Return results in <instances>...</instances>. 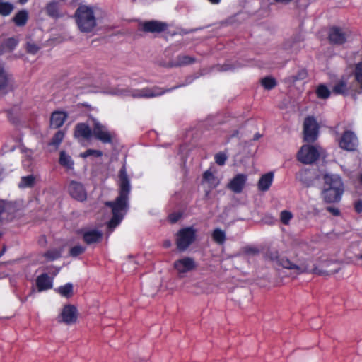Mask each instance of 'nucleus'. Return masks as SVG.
Wrapping results in <instances>:
<instances>
[{
  "instance_id": "1",
  "label": "nucleus",
  "mask_w": 362,
  "mask_h": 362,
  "mask_svg": "<svg viewBox=\"0 0 362 362\" xmlns=\"http://www.w3.org/2000/svg\"><path fill=\"white\" fill-rule=\"evenodd\" d=\"M117 185L119 194L115 200L105 202V205L111 209L112 213V218L107 224L110 231H112L121 223L129 209L131 184L125 165H123L119 170Z\"/></svg>"
},
{
  "instance_id": "2",
  "label": "nucleus",
  "mask_w": 362,
  "mask_h": 362,
  "mask_svg": "<svg viewBox=\"0 0 362 362\" xmlns=\"http://www.w3.org/2000/svg\"><path fill=\"white\" fill-rule=\"evenodd\" d=\"M76 22L82 33H90L96 27V18L91 7L81 5L75 12Z\"/></svg>"
},
{
  "instance_id": "3",
  "label": "nucleus",
  "mask_w": 362,
  "mask_h": 362,
  "mask_svg": "<svg viewBox=\"0 0 362 362\" xmlns=\"http://www.w3.org/2000/svg\"><path fill=\"white\" fill-rule=\"evenodd\" d=\"M174 88L164 89L158 86H153L135 90L117 89L113 93L121 96H132L136 98H151L160 96Z\"/></svg>"
},
{
  "instance_id": "4",
  "label": "nucleus",
  "mask_w": 362,
  "mask_h": 362,
  "mask_svg": "<svg viewBox=\"0 0 362 362\" xmlns=\"http://www.w3.org/2000/svg\"><path fill=\"white\" fill-rule=\"evenodd\" d=\"M277 264L281 266L283 268L294 270V273L296 274H300L303 273H317L319 274H323L324 272L318 270L315 267H311L310 259L305 260L299 264L292 263L286 257H278L275 259Z\"/></svg>"
},
{
  "instance_id": "5",
  "label": "nucleus",
  "mask_w": 362,
  "mask_h": 362,
  "mask_svg": "<svg viewBox=\"0 0 362 362\" xmlns=\"http://www.w3.org/2000/svg\"><path fill=\"white\" fill-rule=\"evenodd\" d=\"M197 230L193 227L180 230L177 234L176 243L177 249L185 250L195 240Z\"/></svg>"
},
{
  "instance_id": "6",
  "label": "nucleus",
  "mask_w": 362,
  "mask_h": 362,
  "mask_svg": "<svg viewBox=\"0 0 362 362\" xmlns=\"http://www.w3.org/2000/svg\"><path fill=\"white\" fill-rule=\"evenodd\" d=\"M93 134L96 139L103 144L112 143L115 137L114 132L95 119L93 120Z\"/></svg>"
},
{
  "instance_id": "7",
  "label": "nucleus",
  "mask_w": 362,
  "mask_h": 362,
  "mask_svg": "<svg viewBox=\"0 0 362 362\" xmlns=\"http://www.w3.org/2000/svg\"><path fill=\"white\" fill-rule=\"evenodd\" d=\"M319 156L318 148L310 145H303L297 154L298 160L304 164H310L315 162Z\"/></svg>"
},
{
  "instance_id": "8",
  "label": "nucleus",
  "mask_w": 362,
  "mask_h": 362,
  "mask_svg": "<svg viewBox=\"0 0 362 362\" xmlns=\"http://www.w3.org/2000/svg\"><path fill=\"white\" fill-rule=\"evenodd\" d=\"M318 128L314 117H306L303 124L304 140L307 142H314L318 136Z\"/></svg>"
},
{
  "instance_id": "9",
  "label": "nucleus",
  "mask_w": 362,
  "mask_h": 362,
  "mask_svg": "<svg viewBox=\"0 0 362 362\" xmlns=\"http://www.w3.org/2000/svg\"><path fill=\"white\" fill-rule=\"evenodd\" d=\"M339 146L346 151H354L358 145L356 135L351 131H346L339 141Z\"/></svg>"
},
{
  "instance_id": "10",
  "label": "nucleus",
  "mask_w": 362,
  "mask_h": 362,
  "mask_svg": "<svg viewBox=\"0 0 362 362\" xmlns=\"http://www.w3.org/2000/svg\"><path fill=\"white\" fill-rule=\"evenodd\" d=\"M167 28V23L154 20L139 23V29L145 33H160L165 31Z\"/></svg>"
},
{
  "instance_id": "11",
  "label": "nucleus",
  "mask_w": 362,
  "mask_h": 362,
  "mask_svg": "<svg viewBox=\"0 0 362 362\" xmlns=\"http://www.w3.org/2000/svg\"><path fill=\"white\" fill-rule=\"evenodd\" d=\"M16 210V206L14 203L0 200V221L12 220Z\"/></svg>"
},
{
  "instance_id": "12",
  "label": "nucleus",
  "mask_w": 362,
  "mask_h": 362,
  "mask_svg": "<svg viewBox=\"0 0 362 362\" xmlns=\"http://www.w3.org/2000/svg\"><path fill=\"white\" fill-rule=\"evenodd\" d=\"M196 266L194 259L189 257L177 259L174 262V268L180 274L192 271Z\"/></svg>"
},
{
  "instance_id": "13",
  "label": "nucleus",
  "mask_w": 362,
  "mask_h": 362,
  "mask_svg": "<svg viewBox=\"0 0 362 362\" xmlns=\"http://www.w3.org/2000/svg\"><path fill=\"white\" fill-rule=\"evenodd\" d=\"M69 192L73 198L81 202L84 201L87 197V193L83 185L76 181L70 182Z\"/></svg>"
},
{
  "instance_id": "14",
  "label": "nucleus",
  "mask_w": 362,
  "mask_h": 362,
  "mask_svg": "<svg viewBox=\"0 0 362 362\" xmlns=\"http://www.w3.org/2000/svg\"><path fill=\"white\" fill-rule=\"evenodd\" d=\"M247 180V176L245 174H238L227 185V187L234 193H240Z\"/></svg>"
},
{
  "instance_id": "15",
  "label": "nucleus",
  "mask_w": 362,
  "mask_h": 362,
  "mask_svg": "<svg viewBox=\"0 0 362 362\" xmlns=\"http://www.w3.org/2000/svg\"><path fill=\"white\" fill-rule=\"evenodd\" d=\"M347 35L342 29L338 27L330 28L329 40L332 44L342 45L346 41Z\"/></svg>"
},
{
  "instance_id": "16",
  "label": "nucleus",
  "mask_w": 362,
  "mask_h": 362,
  "mask_svg": "<svg viewBox=\"0 0 362 362\" xmlns=\"http://www.w3.org/2000/svg\"><path fill=\"white\" fill-rule=\"evenodd\" d=\"M344 190L334 189L333 188L324 187L322 191V197L327 203L337 202L341 199Z\"/></svg>"
},
{
  "instance_id": "17",
  "label": "nucleus",
  "mask_w": 362,
  "mask_h": 362,
  "mask_svg": "<svg viewBox=\"0 0 362 362\" xmlns=\"http://www.w3.org/2000/svg\"><path fill=\"white\" fill-rule=\"evenodd\" d=\"M78 313L75 306L65 305L62 312V322L67 325L74 323L77 320Z\"/></svg>"
},
{
  "instance_id": "18",
  "label": "nucleus",
  "mask_w": 362,
  "mask_h": 362,
  "mask_svg": "<svg viewBox=\"0 0 362 362\" xmlns=\"http://www.w3.org/2000/svg\"><path fill=\"white\" fill-rule=\"evenodd\" d=\"M325 185L326 188H333L334 189L344 190V185L341 177L337 175H325Z\"/></svg>"
},
{
  "instance_id": "19",
  "label": "nucleus",
  "mask_w": 362,
  "mask_h": 362,
  "mask_svg": "<svg viewBox=\"0 0 362 362\" xmlns=\"http://www.w3.org/2000/svg\"><path fill=\"white\" fill-rule=\"evenodd\" d=\"M81 233L84 242L88 245L100 242L103 237L102 232L96 229L83 230Z\"/></svg>"
},
{
  "instance_id": "20",
  "label": "nucleus",
  "mask_w": 362,
  "mask_h": 362,
  "mask_svg": "<svg viewBox=\"0 0 362 362\" xmlns=\"http://www.w3.org/2000/svg\"><path fill=\"white\" fill-rule=\"evenodd\" d=\"M93 130L85 123H79L75 127L74 136L76 138L88 139L92 135Z\"/></svg>"
},
{
  "instance_id": "21",
  "label": "nucleus",
  "mask_w": 362,
  "mask_h": 362,
  "mask_svg": "<svg viewBox=\"0 0 362 362\" xmlns=\"http://www.w3.org/2000/svg\"><path fill=\"white\" fill-rule=\"evenodd\" d=\"M195 62L196 59L193 57L186 54H180L170 62V66L175 67L187 66L194 64Z\"/></svg>"
},
{
  "instance_id": "22",
  "label": "nucleus",
  "mask_w": 362,
  "mask_h": 362,
  "mask_svg": "<svg viewBox=\"0 0 362 362\" xmlns=\"http://www.w3.org/2000/svg\"><path fill=\"white\" fill-rule=\"evenodd\" d=\"M274 179V173L272 172L267 173L264 175H263L257 184L258 189L260 191L265 192L267 191L270 186L272 184Z\"/></svg>"
},
{
  "instance_id": "23",
  "label": "nucleus",
  "mask_w": 362,
  "mask_h": 362,
  "mask_svg": "<svg viewBox=\"0 0 362 362\" xmlns=\"http://www.w3.org/2000/svg\"><path fill=\"white\" fill-rule=\"evenodd\" d=\"M66 119V115L64 112H54L52 114L50 118V124L54 128H59L63 125Z\"/></svg>"
},
{
  "instance_id": "24",
  "label": "nucleus",
  "mask_w": 362,
  "mask_h": 362,
  "mask_svg": "<svg viewBox=\"0 0 362 362\" xmlns=\"http://www.w3.org/2000/svg\"><path fill=\"white\" fill-rule=\"evenodd\" d=\"M37 286L40 291L49 289L52 288V279L47 274H43L37 278Z\"/></svg>"
},
{
  "instance_id": "25",
  "label": "nucleus",
  "mask_w": 362,
  "mask_h": 362,
  "mask_svg": "<svg viewBox=\"0 0 362 362\" xmlns=\"http://www.w3.org/2000/svg\"><path fill=\"white\" fill-rule=\"evenodd\" d=\"M47 14L54 18H59L60 16L59 13V2L53 1L47 4L46 8Z\"/></svg>"
},
{
  "instance_id": "26",
  "label": "nucleus",
  "mask_w": 362,
  "mask_h": 362,
  "mask_svg": "<svg viewBox=\"0 0 362 362\" xmlns=\"http://www.w3.org/2000/svg\"><path fill=\"white\" fill-rule=\"evenodd\" d=\"M28 19V13L26 10L18 11L13 17V21L17 26H23Z\"/></svg>"
},
{
  "instance_id": "27",
  "label": "nucleus",
  "mask_w": 362,
  "mask_h": 362,
  "mask_svg": "<svg viewBox=\"0 0 362 362\" xmlns=\"http://www.w3.org/2000/svg\"><path fill=\"white\" fill-rule=\"evenodd\" d=\"M59 163L63 167L67 168V169H73L74 162L72 160L71 157L66 154L65 151H62L60 152V156H59Z\"/></svg>"
},
{
  "instance_id": "28",
  "label": "nucleus",
  "mask_w": 362,
  "mask_h": 362,
  "mask_svg": "<svg viewBox=\"0 0 362 362\" xmlns=\"http://www.w3.org/2000/svg\"><path fill=\"white\" fill-rule=\"evenodd\" d=\"M203 180L209 184L211 188H214L219 184V180L209 170H206L204 173Z\"/></svg>"
},
{
  "instance_id": "29",
  "label": "nucleus",
  "mask_w": 362,
  "mask_h": 362,
  "mask_svg": "<svg viewBox=\"0 0 362 362\" xmlns=\"http://www.w3.org/2000/svg\"><path fill=\"white\" fill-rule=\"evenodd\" d=\"M348 90L346 82L341 79L332 88V92L336 95H345Z\"/></svg>"
},
{
  "instance_id": "30",
  "label": "nucleus",
  "mask_w": 362,
  "mask_h": 362,
  "mask_svg": "<svg viewBox=\"0 0 362 362\" xmlns=\"http://www.w3.org/2000/svg\"><path fill=\"white\" fill-rule=\"evenodd\" d=\"M213 240L218 245H223L226 239V233L221 228H216L212 233Z\"/></svg>"
},
{
  "instance_id": "31",
  "label": "nucleus",
  "mask_w": 362,
  "mask_h": 362,
  "mask_svg": "<svg viewBox=\"0 0 362 362\" xmlns=\"http://www.w3.org/2000/svg\"><path fill=\"white\" fill-rule=\"evenodd\" d=\"M35 182V177L32 175L22 177L20 182L18 183V187L20 188L32 187L34 186Z\"/></svg>"
},
{
  "instance_id": "32",
  "label": "nucleus",
  "mask_w": 362,
  "mask_h": 362,
  "mask_svg": "<svg viewBox=\"0 0 362 362\" xmlns=\"http://www.w3.org/2000/svg\"><path fill=\"white\" fill-rule=\"evenodd\" d=\"M14 8L11 3L0 1V15L3 16H9Z\"/></svg>"
},
{
  "instance_id": "33",
  "label": "nucleus",
  "mask_w": 362,
  "mask_h": 362,
  "mask_svg": "<svg viewBox=\"0 0 362 362\" xmlns=\"http://www.w3.org/2000/svg\"><path fill=\"white\" fill-rule=\"evenodd\" d=\"M316 94L319 98L327 99L331 94L330 90L324 84H320L316 89Z\"/></svg>"
},
{
  "instance_id": "34",
  "label": "nucleus",
  "mask_w": 362,
  "mask_h": 362,
  "mask_svg": "<svg viewBox=\"0 0 362 362\" xmlns=\"http://www.w3.org/2000/svg\"><path fill=\"white\" fill-rule=\"evenodd\" d=\"M59 293L66 298H69L73 294V285L71 283H67L64 286H62L58 288Z\"/></svg>"
},
{
  "instance_id": "35",
  "label": "nucleus",
  "mask_w": 362,
  "mask_h": 362,
  "mask_svg": "<svg viewBox=\"0 0 362 362\" xmlns=\"http://www.w3.org/2000/svg\"><path fill=\"white\" fill-rule=\"evenodd\" d=\"M62 255V250L59 249H51L44 254V257L47 261H54L59 258Z\"/></svg>"
},
{
  "instance_id": "36",
  "label": "nucleus",
  "mask_w": 362,
  "mask_h": 362,
  "mask_svg": "<svg viewBox=\"0 0 362 362\" xmlns=\"http://www.w3.org/2000/svg\"><path fill=\"white\" fill-rule=\"evenodd\" d=\"M8 83V74L3 65L0 64V90L6 88Z\"/></svg>"
},
{
  "instance_id": "37",
  "label": "nucleus",
  "mask_w": 362,
  "mask_h": 362,
  "mask_svg": "<svg viewBox=\"0 0 362 362\" xmlns=\"http://www.w3.org/2000/svg\"><path fill=\"white\" fill-rule=\"evenodd\" d=\"M64 137V133L62 131H58L57 133L54 135L53 138L52 139V141L49 142V145L54 146L57 147L63 141Z\"/></svg>"
},
{
  "instance_id": "38",
  "label": "nucleus",
  "mask_w": 362,
  "mask_h": 362,
  "mask_svg": "<svg viewBox=\"0 0 362 362\" xmlns=\"http://www.w3.org/2000/svg\"><path fill=\"white\" fill-rule=\"evenodd\" d=\"M354 76L356 81L360 84L361 86V91L359 93L362 92V62L360 63H358L356 65L355 71H354Z\"/></svg>"
},
{
  "instance_id": "39",
  "label": "nucleus",
  "mask_w": 362,
  "mask_h": 362,
  "mask_svg": "<svg viewBox=\"0 0 362 362\" xmlns=\"http://www.w3.org/2000/svg\"><path fill=\"white\" fill-rule=\"evenodd\" d=\"M261 83L266 89L268 90L273 88L276 85L275 79L272 77H265L262 78Z\"/></svg>"
},
{
  "instance_id": "40",
  "label": "nucleus",
  "mask_w": 362,
  "mask_h": 362,
  "mask_svg": "<svg viewBox=\"0 0 362 362\" xmlns=\"http://www.w3.org/2000/svg\"><path fill=\"white\" fill-rule=\"evenodd\" d=\"M86 250V247L81 245H76L71 247L69 250L70 256L76 257L77 256L83 253Z\"/></svg>"
},
{
  "instance_id": "41",
  "label": "nucleus",
  "mask_w": 362,
  "mask_h": 362,
  "mask_svg": "<svg viewBox=\"0 0 362 362\" xmlns=\"http://www.w3.org/2000/svg\"><path fill=\"white\" fill-rule=\"evenodd\" d=\"M292 218L293 215L290 211L284 210L281 212L280 219L282 223L288 225Z\"/></svg>"
},
{
  "instance_id": "42",
  "label": "nucleus",
  "mask_w": 362,
  "mask_h": 362,
  "mask_svg": "<svg viewBox=\"0 0 362 362\" xmlns=\"http://www.w3.org/2000/svg\"><path fill=\"white\" fill-rule=\"evenodd\" d=\"M90 156L100 157L103 156V153L101 151L99 150L88 149L85 152L81 153V156L83 158H86Z\"/></svg>"
},
{
  "instance_id": "43",
  "label": "nucleus",
  "mask_w": 362,
  "mask_h": 362,
  "mask_svg": "<svg viewBox=\"0 0 362 362\" xmlns=\"http://www.w3.org/2000/svg\"><path fill=\"white\" fill-rule=\"evenodd\" d=\"M18 41L15 38H8L4 43V47L9 51H12L17 46Z\"/></svg>"
},
{
  "instance_id": "44",
  "label": "nucleus",
  "mask_w": 362,
  "mask_h": 362,
  "mask_svg": "<svg viewBox=\"0 0 362 362\" xmlns=\"http://www.w3.org/2000/svg\"><path fill=\"white\" fill-rule=\"evenodd\" d=\"M227 160V156L223 153H218L215 156V161L218 165H223Z\"/></svg>"
},
{
  "instance_id": "45",
  "label": "nucleus",
  "mask_w": 362,
  "mask_h": 362,
  "mask_svg": "<svg viewBox=\"0 0 362 362\" xmlns=\"http://www.w3.org/2000/svg\"><path fill=\"white\" fill-rule=\"evenodd\" d=\"M26 49L28 53L35 54L39 51L40 47L35 43L28 42L26 46Z\"/></svg>"
},
{
  "instance_id": "46",
  "label": "nucleus",
  "mask_w": 362,
  "mask_h": 362,
  "mask_svg": "<svg viewBox=\"0 0 362 362\" xmlns=\"http://www.w3.org/2000/svg\"><path fill=\"white\" fill-rule=\"evenodd\" d=\"M16 145H9L8 143H6L3 147V150L5 153L11 152L14 151Z\"/></svg>"
},
{
  "instance_id": "47",
  "label": "nucleus",
  "mask_w": 362,
  "mask_h": 362,
  "mask_svg": "<svg viewBox=\"0 0 362 362\" xmlns=\"http://www.w3.org/2000/svg\"><path fill=\"white\" fill-rule=\"evenodd\" d=\"M327 210L332 213L334 216H339L340 212L339 210L337 208L332 207V206H328L327 208Z\"/></svg>"
},
{
  "instance_id": "48",
  "label": "nucleus",
  "mask_w": 362,
  "mask_h": 362,
  "mask_svg": "<svg viewBox=\"0 0 362 362\" xmlns=\"http://www.w3.org/2000/svg\"><path fill=\"white\" fill-rule=\"evenodd\" d=\"M204 284L203 282H199L196 284H194V287H197V288H200V291H195L196 293H199V292H203L204 291V289L202 288V286L204 285Z\"/></svg>"
},
{
  "instance_id": "49",
  "label": "nucleus",
  "mask_w": 362,
  "mask_h": 362,
  "mask_svg": "<svg viewBox=\"0 0 362 362\" xmlns=\"http://www.w3.org/2000/svg\"><path fill=\"white\" fill-rule=\"evenodd\" d=\"M355 208L357 212H361L362 211V202H358L356 204Z\"/></svg>"
},
{
  "instance_id": "50",
  "label": "nucleus",
  "mask_w": 362,
  "mask_h": 362,
  "mask_svg": "<svg viewBox=\"0 0 362 362\" xmlns=\"http://www.w3.org/2000/svg\"><path fill=\"white\" fill-rule=\"evenodd\" d=\"M169 218H170V221H171L172 223H175V222H176V221H177L178 217L175 216V215H173V214H171V215L169 216Z\"/></svg>"
},
{
  "instance_id": "51",
  "label": "nucleus",
  "mask_w": 362,
  "mask_h": 362,
  "mask_svg": "<svg viewBox=\"0 0 362 362\" xmlns=\"http://www.w3.org/2000/svg\"><path fill=\"white\" fill-rule=\"evenodd\" d=\"M247 253H250V254H256L258 252V250L255 248H249L247 250Z\"/></svg>"
},
{
  "instance_id": "52",
  "label": "nucleus",
  "mask_w": 362,
  "mask_h": 362,
  "mask_svg": "<svg viewBox=\"0 0 362 362\" xmlns=\"http://www.w3.org/2000/svg\"><path fill=\"white\" fill-rule=\"evenodd\" d=\"M291 1L292 0H274L275 2L285 4L290 3Z\"/></svg>"
},
{
  "instance_id": "53",
  "label": "nucleus",
  "mask_w": 362,
  "mask_h": 362,
  "mask_svg": "<svg viewBox=\"0 0 362 362\" xmlns=\"http://www.w3.org/2000/svg\"><path fill=\"white\" fill-rule=\"evenodd\" d=\"M171 245V242L170 240H165L164 243H163V246L166 248L170 247Z\"/></svg>"
},
{
  "instance_id": "54",
  "label": "nucleus",
  "mask_w": 362,
  "mask_h": 362,
  "mask_svg": "<svg viewBox=\"0 0 362 362\" xmlns=\"http://www.w3.org/2000/svg\"><path fill=\"white\" fill-rule=\"evenodd\" d=\"M210 3L214 4H218L220 3L221 0H208Z\"/></svg>"
},
{
  "instance_id": "55",
  "label": "nucleus",
  "mask_w": 362,
  "mask_h": 362,
  "mask_svg": "<svg viewBox=\"0 0 362 362\" xmlns=\"http://www.w3.org/2000/svg\"><path fill=\"white\" fill-rule=\"evenodd\" d=\"M28 1V0H19V3L23 5V4H25V3H27Z\"/></svg>"
},
{
  "instance_id": "56",
  "label": "nucleus",
  "mask_w": 362,
  "mask_h": 362,
  "mask_svg": "<svg viewBox=\"0 0 362 362\" xmlns=\"http://www.w3.org/2000/svg\"><path fill=\"white\" fill-rule=\"evenodd\" d=\"M5 250H6V248L4 247L3 250H1V252H0V257L4 255V253L5 252Z\"/></svg>"
},
{
  "instance_id": "57",
  "label": "nucleus",
  "mask_w": 362,
  "mask_h": 362,
  "mask_svg": "<svg viewBox=\"0 0 362 362\" xmlns=\"http://www.w3.org/2000/svg\"><path fill=\"white\" fill-rule=\"evenodd\" d=\"M360 181H361V182L362 183V174H361V176H360Z\"/></svg>"
},
{
  "instance_id": "58",
  "label": "nucleus",
  "mask_w": 362,
  "mask_h": 362,
  "mask_svg": "<svg viewBox=\"0 0 362 362\" xmlns=\"http://www.w3.org/2000/svg\"><path fill=\"white\" fill-rule=\"evenodd\" d=\"M358 258L362 259V254L358 257Z\"/></svg>"
},
{
  "instance_id": "59",
  "label": "nucleus",
  "mask_w": 362,
  "mask_h": 362,
  "mask_svg": "<svg viewBox=\"0 0 362 362\" xmlns=\"http://www.w3.org/2000/svg\"><path fill=\"white\" fill-rule=\"evenodd\" d=\"M259 136H257H257H255V139H258V138H259Z\"/></svg>"
},
{
  "instance_id": "60",
  "label": "nucleus",
  "mask_w": 362,
  "mask_h": 362,
  "mask_svg": "<svg viewBox=\"0 0 362 362\" xmlns=\"http://www.w3.org/2000/svg\"><path fill=\"white\" fill-rule=\"evenodd\" d=\"M307 172L306 171H303L301 173H306Z\"/></svg>"
},
{
  "instance_id": "61",
  "label": "nucleus",
  "mask_w": 362,
  "mask_h": 362,
  "mask_svg": "<svg viewBox=\"0 0 362 362\" xmlns=\"http://www.w3.org/2000/svg\"><path fill=\"white\" fill-rule=\"evenodd\" d=\"M1 236V233H0V237Z\"/></svg>"
}]
</instances>
